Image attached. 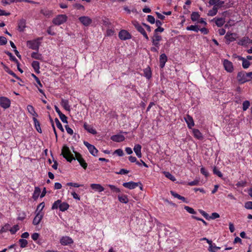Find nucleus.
I'll return each mask as SVG.
<instances>
[{
  "mask_svg": "<svg viewBox=\"0 0 252 252\" xmlns=\"http://www.w3.org/2000/svg\"><path fill=\"white\" fill-rule=\"evenodd\" d=\"M4 68L5 70V71L8 73L9 74L12 75L13 77H14L15 78H16V79L19 80L20 79V78L18 77L16 74L15 73H14L12 70H10L7 67H6V66L4 65Z\"/></svg>",
  "mask_w": 252,
  "mask_h": 252,
  "instance_id": "nucleus-35",
  "label": "nucleus"
},
{
  "mask_svg": "<svg viewBox=\"0 0 252 252\" xmlns=\"http://www.w3.org/2000/svg\"><path fill=\"white\" fill-rule=\"evenodd\" d=\"M141 146L139 144L136 145L133 148L135 153L138 158H141L142 157V153L141 152Z\"/></svg>",
  "mask_w": 252,
  "mask_h": 252,
  "instance_id": "nucleus-21",
  "label": "nucleus"
},
{
  "mask_svg": "<svg viewBox=\"0 0 252 252\" xmlns=\"http://www.w3.org/2000/svg\"><path fill=\"white\" fill-rule=\"evenodd\" d=\"M114 153L118 155L119 156H122L124 155L123 151L121 149H118L115 150Z\"/></svg>",
  "mask_w": 252,
  "mask_h": 252,
  "instance_id": "nucleus-57",
  "label": "nucleus"
},
{
  "mask_svg": "<svg viewBox=\"0 0 252 252\" xmlns=\"http://www.w3.org/2000/svg\"><path fill=\"white\" fill-rule=\"evenodd\" d=\"M33 120L34 121V125H35V126L36 127V129L37 131L38 132H39V133H41L42 130H41V129L40 128L39 122L37 120V119L35 118V117L33 118Z\"/></svg>",
  "mask_w": 252,
  "mask_h": 252,
  "instance_id": "nucleus-29",
  "label": "nucleus"
},
{
  "mask_svg": "<svg viewBox=\"0 0 252 252\" xmlns=\"http://www.w3.org/2000/svg\"><path fill=\"white\" fill-rule=\"evenodd\" d=\"M67 19L65 15H59L53 20V23L56 25H60L64 23Z\"/></svg>",
  "mask_w": 252,
  "mask_h": 252,
  "instance_id": "nucleus-3",
  "label": "nucleus"
},
{
  "mask_svg": "<svg viewBox=\"0 0 252 252\" xmlns=\"http://www.w3.org/2000/svg\"><path fill=\"white\" fill-rule=\"evenodd\" d=\"M194 136L198 139H201L203 138L202 135L200 131L197 129L192 130Z\"/></svg>",
  "mask_w": 252,
  "mask_h": 252,
  "instance_id": "nucleus-25",
  "label": "nucleus"
},
{
  "mask_svg": "<svg viewBox=\"0 0 252 252\" xmlns=\"http://www.w3.org/2000/svg\"><path fill=\"white\" fill-rule=\"evenodd\" d=\"M43 216V213L42 212H40L39 211L36 215V216L34 217L33 220V224L35 225L38 224L41 220H42Z\"/></svg>",
  "mask_w": 252,
  "mask_h": 252,
  "instance_id": "nucleus-14",
  "label": "nucleus"
},
{
  "mask_svg": "<svg viewBox=\"0 0 252 252\" xmlns=\"http://www.w3.org/2000/svg\"><path fill=\"white\" fill-rule=\"evenodd\" d=\"M27 110L28 112L31 114L32 113H33L34 111H35L32 105H28L27 106Z\"/></svg>",
  "mask_w": 252,
  "mask_h": 252,
  "instance_id": "nucleus-59",
  "label": "nucleus"
},
{
  "mask_svg": "<svg viewBox=\"0 0 252 252\" xmlns=\"http://www.w3.org/2000/svg\"><path fill=\"white\" fill-rule=\"evenodd\" d=\"M11 101L6 97H0V106L4 109H7L10 106Z\"/></svg>",
  "mask_w": 252,
  "mask_h": 252,
  "instance_id": "nucleus-5",
  "label": "nucleus"
},
{
  "mask_svg": "<svg viewBox=\"0 0 252 252\" xmlns=\"http://www.w3.org/2000/svg\"><path fill=\"white\" fill-rule=\"evenodd\" d=\"M245 207L247 209H252V201H248L245 204Z\"/></svg>",
  "mask_w": 252,
  "mask_h": 252,
  "instance_id": "nucleus-54",
  "label": "nucleus"
},
{
  "mask_svg": "<svg viewBox=\"0 0 252 252\" xmlns=\"http://www.w3.org/2000/svg\"><path fill=\"white\" fill-rule=\"evenodd\" d=\"M128 159L131 162H136L137 165H141V163L139 161H137L136 158L134 157L130 156L128 157Z\"/></svg>",
  "mask_w": 252,
  "mask_h": 252,
  "instance_id": "nucleus-46",
  "label": "nucleus"
},
{
  "mask_svg": "<svg viewBox=\"0 0 252 252\" xmlns=\"http://www.w3.org/2000/svg\"><path fill=\"white\" fill-rule=\"evenodd\" d=\"M26 27V21L24 19H21L18 22V30L20 32H23Z\"/></svg>",
  "mask_w": 252,
  "mask_h": 252,
  "instance_id": "nucleus-23",
  "label": "nucleus"
},
{
  "mask_svg": "<svg viewBox=\"0 0 252 252\" xmlns=\"http://www.w3.org/2000/svg\"><path fill=\"white\" fill-rule=\"evenodd\" d=\"M199 211L206 219L209 220V216L207 213L202 210H199Z\"/></svg>",
  "mask_w": 252,
  "mask_h": 252,
  "instance_id": "nucleus-58",
  "label": "nucleus"
},
{
  "mask_svg": "<svg viewBox=\"0 0 252 252\" xmlns=\"http://www.w3.org/2000/svg\"><path fill=\"white\" fill-rule=\"evenodd\" d=\"M199 184V180H195L193 181L188 183V185L190 186H196Z\"/></svg>",
  "mask_w": 252,
  "mask_h": 252,
  "instance_id": "nucleus-60",
  "label": "nucleus"
},
{
  "mask_svg": "<svg viewBox=\"0 0 252 252\" xmlns=\"http://www.w3.org/2000/svg\"><path fill=\"white\" fill-rule=\"evenodd\" d=\"M41 190L38 187H35V189L33 194V198L34 200H36L37 198H38V196H39V194L40 193Z\"/></svg>",
  "mask_w": 252,
  "mask_h": 252,
  "instance_id": "nucleus-27",
  "label": "nucleus"
},
{
  "mask_svg": "<svg viewBox=\"0 0 252 252\" xmlns=\"http://www.w3.org/2000/svg\"><path fill=\"white\" fill-rule=\"evenodd\" d=\"M84 144L87 147L89 150L90 153L94 156H96L97 154L98 153V150L95 148V147L93 145L89 143L87 141H84Z\"/></svg>",
  "mask_w": 252,
  "mask_h": 252,
  "instance_id": "nucleus-6",
  "label": "nucleus"
},
{
  "mask_svg": "<svg viewBox=\"0 0 252 252\" xmlns=\"http://www.w3.org/2000/svg\"><path fill=\"white\" fill-rule=\"evenodd\" d=\"M20 247L22 248H25L28 245V241L24 239H21L19 240Z\"/></svg>",
  "mask_w": 252,
  "mask_h": 252,
  "instance_id": "nucleus-36",
  "label": "nucleus"
},
{
  "mask_svg": "<svg viewBox=\"0 0 252 252\" xmlns=\"http://www.w3.org/2000/svg\"><path fill=\"white\" fill-rule=\"evenodd\" d=\"M61 202V200H58L57 201H55L52 205V209L54 210L59 208V206L60 205Z\"/></svg>",
  "mask_w": 252,
  "mask_h": 252,
  "instance_id": "nucleus-42",
  "label": "nucleus"
},
{
  "mask_svg": "<svg viewBox=\"0 0 252 252\" xmlns=\"http://www.w3.org/2000/svg\"><path fill=\"white\" fill-rule=\"evenodd\" d=\"M55 121L56 122L57 127L58 128H59L63 132L64 131L63 128L61 123L60 122L59 119L58 118H55Z\"/></svg>",
  "mask_w": 252,
  "mask_h": 252,
  "instance_id": "nucleus-41",
  "label": "nucleus"
},
{
  "mask_svg": "<svg viewBox=\"0 0 252 252\" xmlns=\"http://www.w3.org/2000/svg\"><path fill=\"white\" fill-rule=\"evenodd\" d=\"M223 66L225 69L229 72H231L233 70V66L232 63L227 60H224L223 61Z\"/></svg>",
  "mask_w": 252,
  "mask_h": 252,
  "instance_id": "nucleus-11",
  "label": "nucleus"
},
{
  "mask_svg": "<svg viewBox=\"0 0 252 252\" xmlns=\"http://www.w3.org/2000/svg\"><path fill=\"white\" fill-rule=\"evenodd\" d=\"M237 79L240 84H243L249 80L247 78V73L244 71H240L238 73Z\"/></svg>",
  "mask_w": 252,
  "mask_h": 252,
  "instance_id": "nucleus-4",
  "label": "nucleus"
},
{
  "mask_svg": "<svg viewBox=\"0 0 252 252\" xmlns=\"http://www.w3.org/2000/svg\"><path fill=\"white\" fill-rule=\"evenodd\" d=\"M203 240L206 241L209 244V251L210 252H215V251L212 250L213 244H212V241L208 240L206 238H203L200 239V241H203Z\"/></svg>",
  "mask_w": 252,
  "mask_h": 252,
  "instance_id": "nucleus-31",
  "label": "nucleus"
},
{
  "mask_svg": "<svg viewBox=\"0 0 252 252\" xmlns=\"http://www.w3.org/2000/svg\"><path fill=\"white\" fill-rule=\"evenodd\" d=\"M225 23V20L222 18H219L216 20V24L217 26L220 27L222 26Z\"/></svg>",
  "mask_w": 252,
  "mask_h": 252,
  "instance_id": "nucleus-32",
  "label": "nucleus"
},
{
  "mask_svg": "<svg viewBox=\"0 0 252 252\" xmlns=\"http://www.w3.org/2000/svg\"><path fill=\"white\" fill-rule=\"evenodd\" d=\"M153 45L158 48L159 46V41L161 40L162 37L158 33H154L152 37Z\"/></svg>",
  "mask_w": 252,
  "mask_h": 252,
  "instance_id": "nucleus-8",
  "label": "nucleus"
},
{
  "mask_svg": "<svg viewBox=\"0 0 252 252\" xmlns=\"http://www.w3.org/2000/svg\"><path fill=\"white\" fill-rule=\"evenodd\" d=\"M84 127L87 131L93 134H96L97 133L96 131L92 126L87 125L86 123L84 124Z\"/></svg>",
  "mask_w": 252,
  "mask_h": 252,
  "instance_id": "nucleus-22",
  "label": "nucleus"
},
{
  "mask_svg": "<svg viewBox=\"0 0 252 252\" xmlns=\"http://www.w3.org/2000/svg\"><path fill=\"white\" fill-rule=\"evenodd\" d=\"M7 39L4 36H0V45H3L7 43Z\"/></svg>",
  "mask_w": 252,
  "mask_h": 252,
  "instance_id": "nucleus-51",
  "label": "nucleus"
},
{
  "mask_svg": "<svg viewBox=\"0 0 252 252\" xmlns=\"http://www.w3.org/2000/svg\"><path fill=\"white\" fill-rule=\"evenodd\" d=\"M187 30L189 31H193L194 32H198V31L199 30V29L198 26L191 25L190 26L187 27Z\"/></svg>",
  "mask_w": 252,
  "mask_h": 252,
  "instance_id": "nucleus-37",
  "label": "nucleus"
},
{
  "mask_svg": "<svg viewBox=\"0 0 252 252\" xmlns=\"http://www.w3.org/2000/svg\"><path fill=\"white\" fill-rule=\"evenodd\" d=\"M61 105L66 111H70V106L67 100L62 99L61 101Z\"/></svg>",
  "mask_w": 252,
  "mask_h": 252,
  "instance_id": "nucleus-24",
  "label": "nucleus"
},
{
  "mask_svg": "<svg viewBox=\"0 0 252 252\" xmlns=\"http://www.w3.org/2000/svg\"><path fill=\"white\" fill-rule=\"evenodd\" d=\"M5 54L7 55L9 57L10 60L14 61L17 63V65L19 66V63L18 61V60L16 59V58L13 56L11 53L9 52V51L5 52Z\"/></svg>",
  "mask_w": 252,
  "mask_h": 252,
  "instance_id": "nucleus-33",
  "label": "nucleus"
},
{
  "mask_svg": "<svg viewBox=\"0 0 252 252\" xmlns=\"http://www.w3.org/2000/svg\"><path fill=\"white\" fill-rule=\"evenodd\" d=\"M236 33L229 32H227L225 36V38H226V39L229 41L228 44H229L230 42L234 41L236 39Z\"/></svg>",
  "mask_w": 252,
  "mask_h": 252,
  "instance_id": "nucleus-18",
  "label": "nucleus"
},
{
  "mask_svg": "<svg viewBox=\"0 0 252 252\" xmlns=\"http://www.w3.org/2000/svg\"><path fill=\"white\" fill-rule=\"evenodd\" d=\"M31 57L32 58L37 59V60H41L42 59V55L41 54H39L37 53V51L36 52H33L32 55Z\"/></svg>",
  "mask_w": 252,
  "mask_h": 252,
  "instance_id": "nucleus-38",
  "label": "nucleus"
},
{
  "mask_svg": "<svg viewBox=\"0 0 252 252\" xmlns=\"http://www.w3.org/2000/svg\"><path fill=\"white\" fill-rule=\"evenodd\" d=\"M65 128L66 129V130L67 131V132L70 135H72L73 133V130L70 128L68 125H66L65 126Z\"/></svg>",
  "mask_w": 252,
  "mask_h": 252,
  "instance_id": "nucleus-61",
  "label": "nucleus"
},
{
  "mask_svg": "<svg viewBox=\"0 0 252 252\" xmlns=\"http://www.w3.org/2000/svg\"><path fill=\"white\" fill-rule=\"evenodd\" d=\"M119 38L123 40H126L131 38L130 34L126 30H121L119 33Z\"/></svg>",
  "mask_w": 252,
  "mask_h": 252,
  "instance_id": "nucleus-9",
  "label": "nucleus"
},
{
  "mask_svg": "<svg viewBox=\"0 0 252 252\" xmlns=\"http://www.w3.org/2000/svg\"><path fill=\"white\" fill-rule=\"evenodd\" d=\"M41 39L42 38H38L35 40L28 41L27 42V46L30 49L38 51L40 43L39 40Z\"/></svg>",
  "mask_w": 252,
  "mask_h": 252,
  "instance_id": "nucleus-2",
  "label": "nucleus"
},
{
  "mask_svg": "<svg viewBox=\"0 0 252 252\" xmlns=\"http://www.w3.org/2000/svg\"><path fill=\"white\" fill-rule=\"evenodd\" d=\"M185 120L189 128H191L194 126L193 118L190 115H187L186 117H185Z\"/></svg>",
  "mask_w": 252,
  "mask_h": 252,
  "instance_id": "nucleus-16",
  "label": "nucleus"
},
{
  "mask_svg": "<svg viewBox=\"0 0 252 252\" xmlns=\"http://www.w3.org/2000/svg\"><path fill=\"white\" fill-rule=\"evenodd\" d=\"M200 172L203 175H204L206 177H207L208 176V173L204 167H202L201 168Z\"/></svg>",
  "mask_w": 252,
  "mask_h": 252,
  "instance_id": "nucleus-64",
  "label": "nucleus"
},
{
  "mask_svg": "<svg viewBox=\"0 0 252 252\" xmlns=\"http://www.w3.org/2000/svg\"><path fill=\"white\" fill-rule=\"evenodd\" d=\"M10 226L9 224H6L1 228V229L0 230V232L2 233L3 232H6L7 230L10 229Z\"/></svg>",
  "mask_w": 252,
  "mask_h": 252,
  "instance_id": "nucleus-43",
  "label": "nucleus"
},
{
  "mask_svg": "<svg viewBox=\"0 0 252 252\" xmlns=\"http://www.w3.org/2000/svg\"><path fill=\"white\" fill-rule=\"evenodd\" d=\"M75 159H76L79 162L80 164L82 166V167L86 169L87 167V163L86 162L84 158H82V156L80 154L75 152Z\"/></svg>",
  "mask_w": 252,
  "mask_h": 252,
  "instance_id": "nucleus-7",
  "label": "nucleus"
},
{
  "mask_svg": "<svg viewBox=\"0 0 252 252\" xmlns=\"http://www.w3.org/2000/svg\"><path fill=\"white\" fill-rule=\"evenodd\" d=\"M108 187L111 189L116 192H119L120 191V189L115 187V186L112 185H109Z\"/></svg>",
  "mask_w": 252,
  "mask_h": 252,
  "instance_id": "nucleus-50",
  "label": "nucleus"
},
{
  "mask_svg": "<svg viewBox=\"0 0 252 252\" xmlns=\"http://www.w3.org/2000/svg\"><path fill=\"white\" fill-rule=\"evenodd\" d=\"M123 186L126 188L132 189L137 187L139 186V183L133 182H126L123 183Z\"/></svg>",
  "mask_w": 252,
  "mask_h": 252,
  "instance_id": "nucleus-15",
  "label": "nucleus"
},
{
  "mask_svg": "<svg viewBox=\"0 0 252 252\" xmlns=\"http://www.w3.org/2000/svg\"><path fill=\"white\" fill-rule=\"evenodd\" d=\"M79 21L83 25L85 26H88L91 24L92 21L91 18L88 16H82L79 18Z\"/></svg>",
  "mask_w": 252,
  "mask_h": 252,
  "instance_id": "nucleus-12",
  "label": "nucleus"
},
{
  "mask_svg": "<svg viewBox=\"0 0 252 252\" xmlns=\"http://www.w3.org/2000/svg\"><path fill=\"white\" fill-rule=\"evenodd\" d=\"M125 137L123 135L117 134L111 137V139L116 142H120L125 140Z\"/></svg>",
  "mask_w": 252,
  "mask_h": 252,
  "instance_id": "nucleus-17",
  "label": "nucleus"
},
{
  "mask_svg": "<svg viewBox=\"0 0 252 252\" xmlns=\"http://www.w3.org/2000/svg\"><path fill=\"white\" fill-rule=\"evenodd\" d=\"M200 15L197 12H193L191 14V19L193 21H196L199 17Z\"/></svg>",
  "mask_w": 252,
  "mask_h": 252,
  "instance_id": "nucleus-39",
  "label": "nucleus"
},
{
  "mask_svg": "<svg viewBox=\"0 0 252 252\" xmlns=\"http://www.w3.org/2000/svg\"><path fill=\"white\" fill-rule=\"evenodd\" d=\"M66 185L69 186H72V187H76V188H78V187L82 186V185H79L77 183H71V182L67 183Z\"/></svg>",
  "mask_w": 252,
  "mask_h": 252,
  "instance_id": "nucleus-62",
  "label": "nucleus"
},
{
  "mask_svg": "<svg viewBox=\"0 0 252 252\" xmlns=\"http://www.w3.org/2000/svg\"><path fill=\"white\" fill-rule=\"evenodd\" d=\"M91 187L93 189L98 192H101L104 190V188L100 184H92L91 185Z\"/></svg>",
  "mask_w": 252,
  "mask_h": 252,
  "instance_id": "nucleus-20",
  "label": "nucleus"
},
{
  "mask_svg": "<svg viewBox=\"0 0 252 252\" xmlns=\"http://www.w3.org/2000/svg\"><path fill=\"white\" fill-rule=\"evenodd\" d=\"M69 205L66 202H61L60 205L59 206V209L60 211L63 212L67 210L69 208Z\"/></svg>",
  "mask_w": 252,
  "mask_h": 252,
  "instance_id": "nucleus-26",
  "label": "nucleus"
},
{
  "mask_svg": "<svg viewBox=\"0 0 252 252\" xmlns=\"http://www.w3.org/2000/svg\"><path fill=\"white\" fill-rule=\"evenodd\" d=\"M147 20L151 24H154L155 22V18L152 15H148L147 17Z\"/></svg>",
  "mask_w": 252,
  "mask_h": 252,
  "instance_id": "nucleus-55",
  "label": "nucleus"
},
{
  "mask_svg": "<svg viewBox=\"0 0 252 252\" xmlns=\"http://www.w3.org/2000/svg\"><path fill=\"white\" fill-rule=\"evenodd\" d=\"M218 12V7L217 5H214L213 9L209 11L208 15L210 16H214L216 15Z\"/></svg>",
  "mask_w": 252,
  "mask_h": 252,
  "instance_id": "nucleus-28",
  "label": "nucleus"
},
{
  "mask_svg": "<svg viewBox=\"0 0 252 252\" xmlns=\"http://www.w3.org/2000/svg\"><path fill=\"white\" fill-rule=\"evenodd\" d=\"M220 217V215L218 213H213L210 216H209V219H212V220H214V219H217V218H219Z\"/></svg>",
  "mask_w": 252,
  "mask_h": 252,
  "instance_id": "nucleus-53",
  "label": "nucleus"
},
{
  "mask_svg": "<svg viewBox=\"0 0 252 252\" xmlns=\"http://www.w3.org/2000/svg\"><path fill=\"white\" fill-rule=\"evenodd\" d=\"M250 65V63L247 60H244L242 63V66L244 68H248Z\"/></svg>",
  "mask_w": 252,
  "mask_h": 252,
  "instance_id": "nucleus-49",
  "label": "nucleus"
},
{
  "mask_svg": "<svg viewBox=\"0 0 252 252\" xmlns=\"http://www.w3.org/2000/svg\"><path fill=\"white\" fill-rule=\"evenodd\" d=\"M72 239L68 236L63 237L60 240V243L62 245H67L73 243Z\"/></svg>",
  "mask_w": 252,
  "mask_h": 252,
  "instance_id": "nucleus-13",
  "label": "nucleus"
},
{
  "mask_svg": "<svg viewBox=\"0 0 252 252\" xmlns=\"http://www.w3.org/2000/svg\"><path fill=\"white\" fill-rule=\"evenodd\" d=\"M32 76L34 78V79L35 80L36 83L39 85V86L40 87H42V84L40 82V81L39 80V79H38V78L37 77H36V75H35L34 74H32Z\"/></svg>",
  "mask_w": 252,
  "mask_h": 252,
  "instance_id": "nucleus-56",
  "label": "nucleus"
},
{
  "mask_svg": "<svg viewBox=\"0 0 252 252\" xmlns=\"http://www.w3.org/2000/svg\"><path fill=\"white\" fill-rule=\"evenodd\" d=\"M164 174L166 177L172 181H175L176 179L174 176H173L171 174H170L169 172H164Z\"/></svg>",
  "mask_w": 252,
  "mask_h": 252,
  "instance_id": "nucleus-40",
  "label": "nucleus"
},
{
  "mask_svg": "<svg viewBox=\"0 0 252 252\" xmlns=\"http://www.w3.org/2000/svg\"><path fill=\"white\" fill-rule=\"evenodd\" d=\"M129 171L125 169H121L119 172H117V174H126L129 173Z\"/></svg>",
  "mask_w": 252,
  "mask_h": 252,
  "instance_id": "nucleus-63",
  "label": "nucleus"
},
{
  "mask_svg": "<svg viewBox=\"0 0 252 252\" xmlns=\"http://www.w3.org/2000/svg\"><path fill=\"white\" fill-rule=\"evenodd\" d=\"M184 209L190 214H194L196 213V212H195L193 208L189 207V206H185Z\"/></svg>",
  "mask_w": 252,
  "mask_h": 252,
  "instance_id": "nucleus-45",
  "label": "nucleus"
},
{
  "mask_svg": "<svg viewBox=\"0 0 252 252\" xmlns=\"http://www.w3.org/2000/svg\"><path fill=\"white\" fill-rule=\"evenodd\" d=\"M133 24L137 30L140 32L147 40H149V37L144 29L136 22H133Z\"/></svg>",
  "mask_w": 252,
  "mask_h": 252,
  "instance_id": "nucleus-10",
  "label": "nucleus"
},
{
  "mask_svg": "<svg viewBox=\"0 0 252 252\" xmlns=\"http://www.w3.org/2000/svg\"><path fill=\"white\" fill-rule=\"evenodd\" d=\"M32 65L36 73L39 72V63L38 62L33 61L32 63Z\"/></svg>",
  "mask_w": 252,
  "mask_h": 252,
  "instance_id": "nucleus-30",
  "label": "nucleus"
},
{
  "mask_svg": "<svg viewBox=\"0 0 252 252\" xmlns=\"http://www.w3.org/2000/svg\"><path fill=\"white\" fill-rule=\"evenodd\" d=\"M213 173L218 176L219 177H222V174L216 167L213 169Z\"/></svg>",
  "mask_w": 252,
  "mask_h": 252,
  "instance_id": "nucleus-48",
  "label": "nucleus"
},
{
  "mask_svg": "<svg viewBox=\"0 0 252 252\" xmlns=\"http://www.w3.org/2000/svg\"><path fill=\"white\" fill-rule=\"evenodd\" d=\"M61 155L63 157V158H64L68 161L70 162L73 159H75L69 147L66 145H64L63 147Z\"/></svg>",
  "mask_w": 252,
  "mask_h": 252,
  "instance_id": "nucleus-1",
  "label": "nucleus"
},
{
  "mask_svg": "<svg viewBox=\"0 0 252 252\" xmlns=\"http://www.w3.org/2000/svg\"><path fill=\"white\" fill-rule=\"evenodd\" d=\"M118 199L119 200L122 202L124 203H126L128 202V199L126 195H122V196H118Z\"/></svg>",
  "mask_w": 252,
  "mask_h": 252,
  "instance_id": "nucleus-34",
  "label": "nucleus"
},
{
  "mask_svg": "<svg viewBox=\"0 0 252 252\" xmlns=\"http://www.w3.org/2000/svg\"><path fill=\"white\" fill-rule=\"evenodd\" d=\"M250 101L248 100H246L243 102V110L244 111H246L250 106Z\"/></svg>",
  "mask_w": 252,
  "mask_h": 252,
  "instance_id": "nucleus-44",
  "label": "nucleus"
},
{
  "mask_svg": "<svg viewBox=\"0 0 252 252\" xmlns=\"http://www.w3.org/2000/svg\"><path fill=\"white\" fill-rule=\"evenodd\" d=\"M19 226L18 225L16 224V225H15L12 228H10L9 229V231H10V232L12 233V234H15L16 233V232L19 230Z\"/></svg>",
  "mask_w": 252,
  "mask_h": 252,
  "instance_id": "nucleus-47",
  "label": "nucleus"
},
{
  "mask_svg": "<svg viewBox=\"0 0 252 252\" xmlns=\"http://www.w3.org/2000/svg\"><path fill=\"white\" fill-rule=\"evenodd\" d=\"M167 57L165 54H162L159 57V66L161 68L164 66L165 63L167 62Z\"/></svg>",
  "mask_w": 252,
  "mask_h": 252,
  "instance_id": "nucleus-19",
  "label": "nucleus"
},
{
  "mask_svg": "<svg viewBox=\"0 0 252 252\" xmlns=\"http://www.w3.org/2000/svg\"><path fill=\"white\" fill-rule=\"evenodd\" d=\"M59 117L63 123H67V117L65 116V115L62 113V114L59 115Z\"/></svg>",
  "mask_w": 252,
  "mask_h": 252,
  "instance_id": "nucleus-52",
  "label": "nucleus"
}]
</instances>
